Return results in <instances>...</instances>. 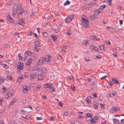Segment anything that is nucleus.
<instances>
[{"label":"nucleus","instance_id":"nucleus-21","mask_svg":"<svg viewBox=\"0 0 124 124\" xmlns=\"http://www.w3.org/2000/svg\"><path fill=\"white\" fill-rule=\"evenodd\" d=\"M99 47L101 50H106L104 48V46L103 45L99 46Z\"/></svg>","mask_w":124,"mask_h":124},{"label":"nucleus","instance_id":"nucleus-61","mask_svg":"<svg viewBox=\"0 0 124 124\" xmlns=\"http://www.w3.org/2000/svg\"><path fill=\"white\" fill-rule=\"evenodd\" d=\"M42 98L43 99H46V96L45 95L43 96L42 95Z\"/></svg>","mask_w":124,"mask_h":124},{"label":"nucleus","instance_id":"nucleus-57","mask_svg":"<svg viewBox=\"0 0 124 124\" xmlns=\"http://www.w3.org/2000/svg\"><path fill=\"white\" fill-rule=\"evenodd\" d=\"M96 58H98L99 59L101 57V55H99V56L96 55Z\"/></svg>","mask_w":124,"mask_h":124},{"label":"nucleus","instance_id":"nucleus-34","mask_svg":"<svg viewBox=\"0 0 124 124\" xmlns=\"http://www.w3.org/2000/svg\"><path fill=\"white\" fill-rule=\"evenodd\" d=\"M96 36L95 35H93L90 37V39H91L94 40Z\"/></svg>","mask_w":124,"mask_h":124},{"label":"nucleus","instance_id":"nucleus-59","mask_svg":"<svg viewBox=\"0 0 124 124\" xmlns=\"http://www.w3.org/2000/svg\"><path fill=\"white\" fill-rule=\"evenodd\" d=\"M3 101V100L2 99H0V105L2 104Z\"/></svg>","mask_w":124,"mask_h":124},{"label":"nucleus","instance_id":"nucleus-31","mask_svg":"<svg viewBox=\"0 0 124 124\" xmlns=\"http://www.w3.org/2000/svg\"><path fill=\"white\" fill-rule=\"evenodd\" d=\"M113 121L114 123H117L118 122L119 120L117 119L116 118H115L113 119Z\"/></svg>","mask_w":124,"mask_h":124},{"label":"nucleus","instance_id":"nucleus-13","mask_svg":"<svg viewBox=\"0 0 124 124\" xmlns=\"http://www.w3.org/2000/svg\"><path fill=\"white\" fill-rule=\"evenodd\" d=\"M93 106L95 109H96L98 107V103L96 101H94L93 103Z\"/></svg>","mask_w":124,"mask_h":124},{"label":"nucleus","instance_id":"nucleus-37","mask_svg":"<svg viewBox=\"0 0 124 124\" xmlns=\"http://www.w3.org/2000/svg\"><path fill=\"white\" fill-rule=\"evenodd\" d=\"M38 47H37L34 46V51H35L37 52L39 51V49L38 48Z\"/></svg>","mask_w":124,"mask_h":124},{"label":"nucleus","instance_id":"nucleus-17","mask_svg":"<svg viewBox=\"0 0 124 124\" xmlns=\"http://www.w3.org/2000/svg\"><path fill=\"white\" fill-rule=\"evenodd\" d=\"M7 19L9 22L12 23L13 22V20L12 18L10 16L8 15L7 17Z\"/></svg>","mask_w":124,"mask_h":124},{"label":"nucleus","instance_id":"nucleus-22","mask_svg":"<svg viewBox=\"0 0 124 124\" xmlns=\"http://www.w3.org/2000/svg\"><path fill=\"white\" fill-rule=\"evenodd\" d=\"M17 99L16 98H14L10 103V105H12L16 101Z\"/></svg>","mask_w":124,"mask_h":124},{"label":"nucleus","instance_id":"nucleus-7","mask_svg":"<svg viewBox=\"0 0 124 124\" xmlns=\"http://www.w3.org/2000/svg\"><path fill=\"white\" fill-rule=\"evenodd\" d=\"M32 60L31 58L29 59L28 61L26 62V63L27 67H30V65L32 63Z\"/></svg>","mask_w":124,"mask_h":124},{"label":"nucleus","instance_id":"nucleus-44","mask_svg":"<svg viewBox=\"0 0 124 124\" xmlns=\"http://www.w3.org/2000/svg\"><path fill=\"white\" fill-rule=\"evenodd\" d=\"M91 19L92 20H93L95 18H96V17L94 15H93L92 16H91Z\"/></svg>","mask_w":124,"mask_h":124},{"label":"nucleus","instance_id":"nucleus-38","mask_svg":"<svg viewBox=\"0 0 124 124\" xmlns=\"http://www.w3.org/2000/svg\"><path fill=\"white\" fill-rule=\"evenodd\" d=\"M57 59L60 60L62 58L61 56L60 55H56Z\"/></svg>","mask_w":124,"mask_h":124},{"label":"nucleus","instance_id":"nucleus-12","mask_svg":"<svg viewBox=\"0 0 124 124\" xmlns=\"http://www.w3.org/2000/svg\"><path fill=\"white\" fill-rule=\"evenodd\" d=\"M23 93H26L27 91V87L25 85L24 86H23Z\"/></svg>","mask_w":124,"mask_h":124},{"label":"nucleus","instance_id":"nucleus-27","mask_svg":"<svg viewBox=\"0 0 124 124\" xmlns=\"http://www.w3.org/2000/svg\"><path fill=\"white\" fill-rule=\"evenodd\" d=\"M83 8H84L86 9H87L89 8H90L88 6V5H87V4L85 5L83 7Z\"/></svg>","mask_w":124,"mask_h":124},{"label":"nucleus","instance_id":"nucleus-11","mask_svg":"<svg viewBox=\"0 0 124 124\" xmlns=\"http://www.w3.org/2000/svg\"><path fill=\"white\" fill-rule=\"evenodd\" d=\"M35 46H34L39 47L40 46V42L38 41H36L34 42Z\"/></svg>","mask_w":124,"mask_h":124},{"label":"nucleus","instance_id":"nucleus-35","mask_svg":"<svg viewBox=\"0 0 124 124\" xmlns=\"http://www.w3.org/2000/svg\"><path fill=\"white\" fill-rule=\"evenodd\" d=\"M43 36L45 38L46 37L48 36V34L46 32H44L43 34Z\"/></svg>","mask_w":124,"mask_h":124},{"label":"nucleus","instance_id":"nucleus-64","mask_svg":"<svg viewBox=\"0 0 124 124\" xmlns=\"http://www.w3.org/2000/svg\"><path fill=\"white\" fill-rule=\"evenodd\" d=\"M71 88L73 91H74V90L75 87L73 85L71 86Z\"/></svg>","mask_w":124,"mask_h":124},{"label":"nucleus","instance_id":"nucleus-29","mask_svg":"<svg viewBox=\"0 0 124 124\" xmlns=\"http://www.w3.org/2000/svg\"><path fill=\"white\" fill-rule=\"evenodd\" d=\"M106 5H102L99 7V10H102L104 8L106 7Z\"/></svg>","mask_w":124,"mask_h":124},{"label":"nucleus","instance_id":"nucleus-41","mask_svg":"<svg viewBox=\"0 0 124 124\" xmlns=\"http://www.w3.org/2000/svg\"><path fill=\"white\" fill-rule=\"evenodd\" d=\"M87 4L88 5V6L90 8L91 7L92 5H94V3L92 2L90 3Z\"/></svg>","mask_w":124,"mask_h":124},{"label":"nucleus","instance_id":"nucleus-14","mask_svg":"<svg viewBox=\"0 0 124 124\" xmlns=\"http://www.w3.org/2000/svg\"><path fill=\"white\" fill-rule=\"evenodd\" d=\"M22 70V68H19L18 67L17 69V72L18 74L21 73V72Z\"/></svg>","mask_w":124,"mask_h":124},{"label":"nucleus","instance_id":"nucleus-40","mask_svg":"<svg viewBox=\"0 0 124 124\" xmlns=\"http://www.w3.org/2000/svg\"><path fill=\"white\" fill-rule=\"evenodd\" d=\"M92 115L90 113H87L86 114V115L87 117H90L92 116Z\"/></svg>","mask_w":124,"mask_h":124},{"label":"nucleus","instance_id":"nucleus-8","mask_svg":"<svg viewBox=\"0 0 124 124\" xmlns=\"http://www.w3.org/2000/svg\"><path fill=\"white\" fill-rule=\"evenodd\" d=\"M30 75L31 79L32 80L36 78L37 75L36 73H32L30 74Z\"/></svg>","mask_w":124,"mask_h":124},{"label":"nucleus","instance_id":"nucleus-53","mask_svg":"<svg viewBox=\"0 0 124 124\" xmlns=\"http://www.w3.org/2000/svg\"><path fill=\"white\" fill-rule=\"evenodd\" d=\"M93 97H94L95 98H97V97L96 95V93H94L93 95Z\"/></svg>","mask_w":124,"mask_h":124},{"label":"nucleus","instance_id":"nucleus-46","mask_svg":"<svg viewBox=\"0 0 124 124\" xmlns=\"http://www.w3.org/2000/svg\"><path fill=\"white\" fill-rule=\"evenodd\" d=\"M36 118L37 120H41L42 119V118L41 117H36Z\"/></svg>","mask_w":124,"mask_h":124},{"label":"nucleus","instance_id":"nucleus-45","mask_svg":"<svg viewBox=\"0 0 124 124\" xmlns=\"http://www.w3.org/2000/svg\"><path fill=\"white\" fill-rule=\"evenodd\" d=\"M66 46H65L62 47V48L61 50L62 51H64L65 49H66Z\"/></svg>","mask_w":124,"mask_h":124},{"label":"nucleus","instance_id":"nucleus-33","mask_svg":"<svg viewBox=\"0 0 124 124\" xmlns=\"http://www.w3.org/2000/svg\"><path fill=\"white\" fill-rule=\"evenodd\" d=\"M70 2L68 0H66V2H65L64 4V6H66L67 5H68L70 4Z\"/></svg>","mask_w":124,"mask_h":124},{"label":"nucleus","instance_id":"nucleus-43","mask_svg":"<svg viewBox=\"0 0 124 124\" xmlns=\"http://www.w3.org/2000/svg\"><path fill=\"white\" fill-rule=\"evenodd\" d=\"M82 20L83 21V22L85 21H86L87 22H88V20L87 19H86L85 18H84V17H83L82 18Z\"/></svg>","mask_w":124,"mask_h":124},{"label":"nucleus","instance_id":"nucleus-2","mask_svg":"<svg viewBox=\"0 0 124 124\" xmlns=\"http://www.w3.org/2000/svg\"><path fill=\"white\" fill-rule=\"evenodd\" d=\"M53 84H52L46 83L43 85V87L44 88H48L51 90V91L54 92L55 91V89L53 88Z\"/></svg>","mask_w":124,"mask_h":124},{"label":"nucleus","instance_id":"nucleus-24","mask_svg":"<svg viewBox=\"0 0 124 124\" xmlns=\"http://www.w3.org/2000/svg\"><path fill=\"white\" fill-rule=\"evenodd\" d=\"M19 24L21 25H23V24L24 23L23 21L22 20H20L19 21Z\"/></svg>","mask_w":124,"mask_h":124},{"label":"nucleus","instance_id":"nucleus-36","mask_svg":"<svg viewBox=\"0 0 124 124\" xmlns=\"http://www.w3.org/2000/svg\"><path fill=\"white\" fill-rule=\"evenodd\" d=\"M22 117L24 118V119H26L27 120H29L30 119V117L29 116H26L25 117H24L22 116Z\"/></svg>","mask_w":124,"mask_h":124},{"label":"nucleus","instance_id":"nucleus-49","mask_svg":"<svg viewBox=\"0 0 124 124\" xmlns=\"http://www.w3.org/2000/svg\"><path fill=\"white\" fill-rule=\"evenodd\" d=\"M68 78L70 79H72L74 78V77L72 75H70L69 76Z\"/></svg>","mask_w":124,"mask_h":124},{"label":"nucleus","instance_id":"nucleus-26","mask_svg":"<svg viewBox=\"0 0 124 124\" xmlns=\"http://www.w3.org/2000/svg\"><path fill=\"white\" fill-rule=\"evenodd\" d=\"M99 10V9H95V10L94 13L97 15L99 14L100 13Z\"/></svg>","mask_w":124,"mask_h":124},{"label":"nucleus","instance_id":"nucleus-5","mask_svg":"<svg viewBox=\"0 0 124 124\" xmlns=\"http://www.w3.org/2000/svg\"><path fill=\"white\" fill-rule=\"evenodd\" d=\"M44 58H43V57H42L40 58V59L39 60L38 62L36 63V64L37 66H38L39 64L44 63Z\"/></svg>","mask_w":124,"mask_h":124},{"label":"nucleus","instance_id":"nucleus-39","mask_svg":"<svg viewBox=\"0 0 124 124\" xmlns=\"http://www.w3.org/2000/svg\"><path fill=\"white\" fill-rule=\"evenodd\" d=\"M113 49L115 50H119L120 49V48L119 47H114Z\"/></svg>","mask_w":124,"mask_h":124},{"label":"nucleus","instance_id":"nucleus-28","mask_svg":"<svg viewBox=\"0 0 124 124\" xmlns=\"http://www.w3.org/2000/svg\"><path fill=\"white\" fill-rule=\"evenodd\" d=\"M23 63L18 62V67L19 68H21H21H22V67L23 66Z\"/></svg>","mask_w":124,"mask_h":124},{"label":"nucleus","instance_id":"nucleus-1","mask_svg":"<svg viewBox=\"0 0 124 124\" xmlns=\"http://www.w3.org/2000/svg\"><path fill=\"white\" fill-rule=\"evenodd\" d=\"M21 9L22 7H21L19 8L17 5H14L13 7L12 16H15L17 13L19 15L21 14L23 12L21 10Z\"/></svg>","mask_w":124,"mask_h":124},{"label":"nucleus","instance_id":"nucleus-30","mask_svg":"<svg viewBox=\"0 0 124 124\" xmlns=\"http://www.w3.org/2000/svg\"><path fill=\"white\" fill-rule=\"evenodd\" d=\"M6 90H7V89L5 87L3 86L2 89L1 91L2 93H5L6 91Z\"/></svg>","mask_w":124,"mask_h":124},{"label":"nucleus","instance_id":"nucleus-20","mask_svg":"<svg viewBox=\"0 0 124 124\" xmlns=\"http://www.w3.org/2000/svg\"><path fill=\"white\" fill-rule=\"evenodd\" d=\"M88 44V41L87 40H84L83 42L82 45L85 46H86L87 44Z\"/></svg>","mask_w":124,"mask_h":124},{"label":"nucleus","instance_id":"nucleus-55","mask_svg":"<svg viewBox=\"0 0 124 124\" xmlns=\"http://www.w3.org/2000/svg\"><path fill=\"white\" fill-rule=\"evenodd\" d=\"M50 118L51 120L54 121V117L53 116H51L50 117Z\"/></svg>","mask_w":124,"mask_h":124},{"label":"nucleus","instance_id":"nucleus-42","mask_svg":"<svg viewBox=\"0 0 124 124\" xmlns=\"http://www.w3.org/2000/svg\"><path fill=\"white\" fill-rule=\"evenodd\" d=\"M18 56L19 59L20 60H22V57L21 56L20 54H18Z\"/></svg>","mask_w":124,"mask_h":124},{"label":"nucleus","instance_id":"nucleus-19","mask_svg":"<svg viewBox=\"0 0 124 124\" xmlns=\"http://www.w3.org/2000/svg\"><path fill=\"white\" fill-rule=\"evenodd\" d=\"M40 71L42 72L43 73L46 72L47 70H46V68H40Z\"/></svg>","mask_w":124,"mask_h":124},{"label":"nucleus","instance_id":"nucleus-18","mask_svg":"<svg viewBox=\"0 0 124 124\" xmlns=\"http://www.w3.org/2000/svg\"><path fill=\"white\" fill-rule=\"evenodd\" d=\"M38 80H41L43 79H44V76L42 77V76L40 75H38Z\"/></svg>","mask_w":124,"mask_h":124},{"label":"nucleus","instance_id":"nucleus-47","mask_svg":"<svg viewBox=\"0 0 124 124\" xmlns=\"http://www.w3.org/2000/svg\"><path fill=\"white\" fill-rule=\"evenodd\" d=\"M107 77V76L106 75H105L103 77L101 78V79L102 80L105 79V78Z\"/></svg>","mask_w":124,"mask_h":124},{"label":"nucleus","instance_id":"nucleus-60","mask_svg":"<svg viewBox=\"0 0 124 124\" xmlns=\"http://www.w3.org/2000/svg\"><path fill=\"white\" fill-rule=\"evenodd\" d=\"M83 117V116L81 115H79L78 116V118H81Z\"/></svg>","mask_w":124,"mask_h":124},{"label":"nucleus","instance_id":"nucleus-52","mask_svg":"<svg viewBox=\"0 0 124 124\" xmlns=\"http://www.w3.org/2000/svg\"><path fill=\"white\" fill-rule=\"evenodd\" d=\"M36 70L38 72H40V68H37L36 69Z\"/></svg>","mask_w":124,"mask_h":124},{"label":"nucleus","instance_id":"nucleus-54","mask_svg":"<svg viewBox=\"0 0 124 124\" xmlns=\"http://www.w3.org/2000/svg\"><path fill=\"white\" fill-rule=\"evenodd\" d=\"M34 36L36 38H39V36H38L36 33H34Z\"/></svg>","mask_w":124,"mask_h":124},{"label":"nucleus","instance_id":"nucleus-3","mask_svg":"<svg viewBox=\"0 0 124 124\" xmlns=\"http://www.w3.org/2000/svg\"><path fill=\"white\" fill-rule=\"evenodd\" d=\"M74 15L73 14L69 15L65 19V21L66 23H69L71 21L73 18Z\"/></svg>","mask_w":124,"mask_h":124},{"label":"nucleus","instance_id":"nucleus-23","mask_svg":"<svg viewBox=\"0 0 124 124\" xmlns=\"http://www.w3.org/2000/svg\"><path fill=\"white\" fill-rule=\"evenodd\" d=\"M91 47L95 51H98V52L99 51V50L98 49V48L97 47H95V46L93 45H92Z\"/></svg>","mask_w":124,"mask_h":124},{"label":"nucleus","instance_id":"nucleus-16","mask_svg":"<svg viewBox=\"0 0 124 124\" xmlns=\"http://www.w3.org/2000/svg\"><path fill=\"white\" fill-rule=\"evenodd\" d=\"M91 98L90 96L87 97L86 98V101L88 104L91 103Z\"/></svg>","mask_w":124,"mask_h":124},{"label":"nucleus","instance_id":"nucleus-15","mask_svg":"<svg viewBox=\"0 0 124 124\" xmlns=\"http://www.w3.org/2000/svg\"><path fill=\"white\" fill-rule=\"evenodd\" d=\"M50 36L52 39L54 41H56L57 38L54 34L51 35Z\"/></svg>","mask_w":124,"mask_h":124},{"label":"nucleus","instance_id":"nucleus-63","mask_svg":"<svg viewBox=\"0 0 124 124\" xmlns=\"http://www.w3.org/2000/svg\"><path fill=\"white\" fill-rule=\"evenodd\" d=\"M62 103L61 101H60L59 103V105L61 107H62Z\"/></svg>","mask_w":124,"mask_h":124},{"label":"nucleus","instance_id":"nucleus-25","mask_svg":"<svg viewBox=\"0 0 124 124\" xmlns=\"http://www.w3.org/2000/svg\"><path fill=\"white\" fill-rule=\"evenodd\" d=\"M26 53L28 56H31L32 55V53L30 51H27L26 52Z\"/></svg>","mask_w":124,"mask_h":124},{"label":"nucleus","instance_id":"nucleus-50","mask_svg":"<svg viewBox=\"0 0 124 124\" xmlns=\"http://www.w3.org/2000/svg\"><path fill=\"white\" fill-rule=\"evenodd\" d=\"M100 104L101 108L102 109H104V105L103 104Z\"/></svg>","mask_w":124,"mask_h":124},{"label":"nucleus","instance_id":"nucleus-32","mask_svg":"<svg viewBox=\"0 0 124 124\" xmlns=\"http://www.w3.org/2000/svg\"><path fill=\"white\" fill-rule=\"evenodd\" d=\"M90 123L93 124H95L96 123L95 121L93 120V119L91 118V119L90 120Z\"/></svg>","mask_w":124,"mask_h":124},{"label":"nucleus","instance_id":"nucleus-10","mask_svg":"<svg viewBox=\"0 0 124 124\" xmlns=\"http://www.w3.org/2000/svg\"><path fill=\"white\" fill-rule=\"evenodd\" d=\"M112 81L113 83L114 84H119V82L116 78H113L112 79Z\"/></svg>","mask_w":124,"mask_h":124},{"label":"nucleus","instance_id":"nucleus-9","mask_svg":"<svg viewBox=\"0 0 124 124\" xmlns=\"http://www.w3.org/2000/svg\"><path fill=\"white\" fill-rule=\"evenodd\" d=\"M84 26L86 28H88L89 26V22L85 21L83 22Z\"/></svg>","mask_w":124,"mask_h":124},{"label":"nucleus","instance_id":"nucleus-4","mask_svg":"<svg viewBox=\"0 0 124 124\" xmlns=\"http://www.w3.org/2000/svg\"><path fill=\"white\" fill-rule=\"evenodd\" d=\"M51 58V56H49L48 55H47L45 57V58H44V62H50V60Z\"/></svg>","mask_w":124,"mask_h":124},{"label":"nucleus","instance_id":"nucleus-62","mask_svg":"<svg viewBox=\"0 0 124 124\" xmlns=\"http://www.w3.org/2000/svg\"><path fill=\"white\" fill-rule=\"evenodd\" d=\"M96 120H97L98 119V117L96 116H95L93 117Z\"/></svg>","mask_w":124,"mask_h":124},{"label":"nucleus","instance_id":"nucleus-48","mask_svg":"<svg viewBox=\"0 0 124 124\" xmlns=\"http://www.w3.org/2000/svg\"><path fill=\"white\" fill-rule=\"evenodd\" d=\"M7 78H8L9 79H11L12 78V77L11 75H8Z\"/></svg>","mask_w":124,"mask_h":124},{"label":"nucleus","instance_id":"nucleus-51","mask_svg":"<svg viewBox=\"0 0 124 124\" xmlns=\"http://www.w3.org/2000/svg\"><path fill=\"white\" fill-rule=\"evenodd\" d=\"M108 83L109 85H110V86H112V83L111 81H109L108 82Z\"/></svg>","mask_w":124,"mask_h":124},{"label":"nucleus","instance_id":"nucleus-56","mask_svg":"<svg viewBox=\"0 0 124 124\" xmlns=\"http://www.w3.org/2000/svg\"><path fill=\"white\" fill-rule=\"evenodd\" d=\"M20 112L22 113H25V111L23 110H22L20 111Z\"/></svg>","mask_w":124,"mask_h":124},{"label":"nucleus","instance_id":"nucleus-58","mask_svg":"<svg viewBox=\"0 0 124 124\" xmlns=\"http://www.w3.org/2000/svg\"><path fill=\"white\" fill-rule=\"evenodd\" d=\"M65 34L67 35H69L70 36L71 35V34L69 33V32H65Z\"/></svg>","mask_w":124,"mask_h":124},{"label":"nucleus","instance_id":"nucleus-6","mask_svg":"<svg viewBox=\"0 0 124 124\" xmlns=\"http://www.w3.org/2000/svg\"><path fill=\"white\" fill-rule=\"evenodd\" d=\"M119 108L117 107H113L111 108L110 110V112L111 113H113L119 110Z\"/></svg>","mask_w":124,"mask_h":124}]
</instances>
